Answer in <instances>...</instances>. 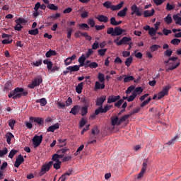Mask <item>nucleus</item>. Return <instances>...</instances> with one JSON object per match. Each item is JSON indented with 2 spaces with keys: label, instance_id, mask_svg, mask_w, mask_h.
Returning a JSON list of instances; mask_svg holds the SVG:
<instances>
[{
  "label": "nucleus",
  "instance_id": "nucleus-33",
  "mask_svg": "<svg viewBox=\"0 0 181 181\" xmlns=\"http://www.w3.org/2000/svg\"><path fill=\"white\" fill-rule=\"evenodd\" d=\"M134 80H135V78H134L133 76L124 75V83H129V81H132Z\"/></svg>",
  "mask_w": 181,
  "mask_h": 181
},
{
  "label": "nucleus",
  "instance_id": "nucleus-7",
  "mask_svg": "<svg viewBox=\"0 0 181 181\" xmlns=\"http://www.w3.org/2000/svg\"><path fill=\"white\" fill-rule=\"evenodd\" d=\"M172 88V86L170 85H167L166 86H164L163 90L158 93V100H161V98H163L165 95H168L169 94V90Z\"/></svg>",
  "mask_w": 181,
  "mask_h": 181
},
{
  "label": "nucleus",
  "instance_id": "nucleus-35",
  "mask_svg": "<svg viewBox=\"0 0 181 181\" xmlns=\"http://www.w3.org/2000/svg\"><path fill=\"white\" fill-rule=\"evenodd\" d=\"M90 134L98 136V134H100V129H98V127L95 126L93 129H92Z\"/></svg>",
  "mask_w": 181,
  "mask_h": 181
},
{
  "label": "nucleus",
  "instance_id": "nucleus-64",
  "mask_svg": "<svg viewBox=\"0 0 181 181\" xmlns=\"http://www.w3.org/2000/svg\"><path fill=\"white\" fill-rule=\"evenodd\" d=\"M117 22L115 17H112L110 18V25H112V26H117Z\"/></svg>",
  "mask_w": 181,
  "mask_h": 181
},
{
  "label": "nucleus",
  "instance_id": "nucleus-54",
  "mask_svg": "<svg viewBox=\"0 0 181 181\" xmlns=\"http://www.w3.org/2000/svg\"><path fill=\"white\" fill-rule=\"evenodd\" d=\"M8 153V148L4 147L3 150H0V158H2L4 155H6Z\"/></svg>",
  "mask_w": 181,
  "mask_h": 181
},
{
  "label": "nucleus",
  "instance_id": "nucleus-26",
  "mask_svg": "<svg viewBox=\"0 0 181 181\" xmlns=\"http://www.w3.org/2000/svg\"><path fill=\"white\" fill-rule=\"evenodd\" d=\"M81 36L83 37H84L85 36H87V33H82L80 30H77L76 32H75L74 37H76V39H77L78 37H80Z\"/></svg>",
  "mask_w": 181,
  "mask_h": 181
},
{
  "label": "nucleus",
  "instance_id": "nucleus-23",
  "mask_svg": "<svg viewBox=\"0 0 181 181\" xmlns=\"http://www.w3.org/2000/svg\"><path fill=\"white\" fill-rule=\"evenodd\" d=\"M83 86H84V82L78 83L76 87V91L78 94H81V93H83Z\"/></svg>",
  "mask_w": 181,
  "mask_h": 181
},
{
  "label": "nucleus",
  "instance_id": "nucleus-8",
  "mask_svg": "<svg viewBox=\"0 0 181 181\" xmlns=\"http://www.w3.org/2000/svg\"><path fill=\"white\" fill-rule=\"evenodd\" d=\"M43 141V136H37L35 135L33 139V144L34 145V148H37L42 144V141Z\"/></svg>",
  "mask_w": 181,
  "mask_h": 181
},
{
  "label": "nucleus",
  "instance_id": "nucleus-2",
  "mask_svg": "<svg viewBox=\"0 0 181 181\" xmlns=\"http://www.w3.org/2000/svg\"><path fill=\"white\" fill-rule=\"evenodd\" d=\"M28 94V91H24V89L23 88L17 87L9 93L8 97V98L18 100V98H21V97H26Z\"/></svg>",
  "mask_w": 181,
  "mask_h": 181
},
{
  "label": "nucleus",
  "instance_id": "nucleus-57",
  "mask_svg": "<svg viewBox=\"0 0 181 181\" xmlns=\"http://www.w3.org/2000/svg\"><path fill=\"white\" fill-rule=\"evenodd\" d=\"M67 151H69L68 149H66V148H62V149H59L57 151V153L58 154H61V155H66V153H67Z\"/></svg>",
  "mask_w": 181,
  "mask_h": 181
},
{
  "label": "nucleus",
  "instance_id": "nucleus-61",
  "mask_svg": "<svg viewBox=\"0 0 181 181\" xmlns=\"http://www.w3.org/2000/svg\"><path fill=\"white\" fill-rule=\"evenodd\" d=\"M60 165H62V163L60 160H57L56 162V163H54L53 166H54V169H56L57 170L58 169H60Z\"/></svg>",
  "mask_w": 181,
  "mask_h": 181
},
{
  "label": "nucleus",
  "instance_id": "nucleus-49",
  "mask_svg": "<svg viewBox=\"0 0 181 181\" xmlns=\"http://www.w3.org/2000/svg\"><path fill=\"white\" fill-rule=\"evenodd\" d=\"M86 124H87V120L84 117L81 118V119L79 122L80 128H83V127H84Z\"/></svg>",
  "mask_w": 181,
  "mask_h": 181
},
{
  "label": "nucleus",
  "instance_id": "nucleus-24",
  "mask_svg": "<svg viewBox=\"0 0 181 181\" xmlns=\"http://www.w3.org/2000/svg\"><path fill=\"white\" fill-rule=\"evenodd\" d=\"M80 66L79 65H74L72 66H68L66 68V70H69V71L71 73L72 71H78L80 70Z\"/></svg>",
  "mask_w": 181,
  "mask_h": 181
},
{
  "label": "nucleus",
  "instance_id": "nucleus-58",
  "mask_svg": "<svg viewBox=\"0 0 181 181\" xmlns=\"http://www.w3.org/2000/svg\"><path fill=\"white\" fill-rule=\"evenodd\" d=\"M106 52H107V49H100L98 50V53L99 56H105Z\"/></svg>",
  "mask_w": 181,
  "mask_h": 181
},
{
  "label": "nucleus",
  "instance_id": "nucleus-29",
  "mask_svg": "<svg viewBox=\"0 0 181 181\" xmlns=\"http://www.w3.org/2000/svg\"><path fill=\"white\" fill-rule=\"evenodd\" d=\"M179 15L180 14H174L173 16V18L175 21L176 25H179V23L181 22V17L179 16Z\"/></svg>",
  "mask_w": 181,
  "mask_h": 181
},
{
  "label": "nucleus",
  "instance_id": "nucleus-11",
  "mask_svg": "<svg viewBox=\"0 0 181 181\" xmlns=\"http://www.w3.org/2000/svg\"><path fill=\"white\" fill-rule=\"evenodd\" d=\"M132 38L129 37H123L118 42H117V46H122V45H128V42H131Z\"/></svg>",
  "mask_w": 181,
  "mask_h": 181
},
{
  "label": "nucleus",
  "instance_id": "nucleus-14",
  "mask_svg": "<svg viewBox=\"0 0 181 181\" xmlns=\"http://www.w3.org/2000/svg\"><path fill=\"white\" fill-rule=\"evenodd\" d=\"M59 128H60V124L56 123L52 126H49L47 129V132H54V131H56V129H59Z\"/></svg>",
  "mask_w": 181,
  "mask_h": 181
},
{
  "label": "nucleus",
  "instance_id": "nucleus-53",
  "mask_svg": "<svg viewBox=\"0 0 181 181\" xmlns=\"http://www.w3.org/2000/svg\"><path fill=\"white\" fill-rule=\"evenodd\" d=\"M180 40L177 39V38H174L170 41L171 45H174L175 46H177V45H179V43H180Z\"/></svg>",
  "mask_w": 181,
  "mask_h": 181
},
{
  "label": "nucleus",
  "instance_id": "nucleus-56",
  "mask_svg": "<svg viewBox=\"0 0 181 181\" xmlns=\"http://www.w3.org/2000/svg\"><path fill=\"white\" fill-rule=\"evenodd\" d=\"M13 41V40L8 38V39H4L1 41L2 45H11V43H12V42Z\"/></svg>",
  "mask_w": 181,
  "mask_h": 181
},
{
  "label": "nucleus",
  "instance_id": "nucleus-32",
  "mask_svg": "<svg viewBox=\"0 0 181 181\" xmlns=\"http://www.w3.org/2000/svg\"><path fill=\"white\" fill-rule=\"evenodd\" d=\"M87 114H88V107L87 106H84L81 108V115L82 117H85Z\"/></svg>",
  "mask_w": 181,
  "mask_h": 181
},
{
  "label": "nucleus",
  "instance_id": "nucleus-41",
  "mask_svg": "<svg viewBox=\"0 0 181 181\" xmlns=\"http://www.w3.org/2000/svg\"><path fill=\"white\" fill-rule=\"evenodd\" d=\"M88 25H89L90 28H95V21H94V18L88 19Z\"/></svg>",
  "mask_w": 181,
  "mask_h": 181
},
{
  "label": "nucleus",
  "instance_id": "nucleus-21",
  "mask_svg": "<svg viewBox=\"0 0 181 181\" xmlns=\"http://www.w3.org/2000/svg\"><path fill=\"white\" fill-rule=\"evenodd\" d=\"M12 138H15V136H13L11 132H8L6 134V142L8 145H11V141H12Z\"/></svg>",
  "mask_w": 181,
  "mask_h": 181
},
{
  "label": "nucleus",
  "instance_id": "nucleus-34",
  "mask_svg": "<svg viewBox=\"0 0 181 181\" xmlns=\"http://www.w3.org/2000/svg\"><path fill=\"white\" fill-rule=\"evenodd\" d=\"M98 78L100 83H104V81H105V76L104 75V74H102L101 72L98 73Z\"/></svg>",
  "mask_w": 181,
  "mask_h": 181
},
{
  "label": "nucleus",
  "instance_id": "nucleus-51",
  "mask_svg": "<svg viewBox=\"0 0 181 181\" xmlns=\"http://www.w3.org/2000/svg\"><path fill=\"white\" fill-rule=\"evenodd\" d=\"M135 98H136V95L135 93H133V92H132V95H130L129 98H127V101L129 103H131V102L134 101L135 100Z\"/></svg>",
  "mask_w": 181,
  "mask_h": 181
},
{
  "label": "nucleus",
  "instance_id": "nucleus-60",
  "mask_svg": "<svg viewBox=\"0 0 181 181\" xmlns=\"http://www.w3.org/2000/svg\"><path fill=\"white\" fill-rule=\"evenodd\" d=\"M138 6H136V4H133L132 6H131V9L132 11L131 15H135V12L136 11V10L138 9Z\"/></svg>",
  "mask_w": 181,
  "mask_h": 181
},
{
  "label": "nucleus",
  "instance_id": "nucleus-12",
  "mask_svg": "<svg viewBox=\"0 0 181 181\" xmlns=\"http://www.w3.org/2000/svg\"><path fill=\"white\" fill-rule=\"evenodd\" d=\"M121 99V96L119 95H110L107 98V104H111L112 103H117L118 100Z\"/></svg>",
  "mask_w": 181,
  "mask_h": 181
},
{
  "label": "nucleus",
  "instance_id": "nucleus-47",
  "mask_svg": "<svg viewBox=\"0 0 181 181\" xmlns=\"http://www.w3.org/2000/svg\"><path fill=\"white\" fill-rule=\"evenodd\" d=\"M148 35H150L151 37H153V36L156 35V30H155V28H150V30L148 31Z\"/></svg>",
  "mask_w": 181,
  "mask_h": 181
},
{
  "label": "nucleus",
  "instance_id": "nucleus-31",
  "mask_svg": "<svg viewBox=\"0 0 181 181\" xmlns=\"http://www.w3.org/2000/svg\"><path fill=\"white\" fill-rule=\"evenodd\" d=\"M164 21L165 22V23H167V25H170V23H172V22L173 21V20L172 19V16H170V14H168V16L164 18Z\"/></svg>",
  "mask_w": 181,
  "mask_h": 181
},
{
  "label": "nucleus",
  "instance_id": "nucleus-9",
  "mask_svg": "<svg viewBox=\"0 0 181 181\" xmlns=\"http://www.w3.org/2000/svg\"><path fill=\"white\" fill-rule=\"evenodd\" d=\"M23 162H25V158H23V156H22L21 154L18 155L14 163V167L19 168V166H21V165H22Z\"/></svg>",
  "mask_w": 181,
  "mask_h": 181
},
{
  "label": "nucleus",
  "instance_id": "nucleus-42",
  "mask_svg": "<svg viewBox=\"0 0 181 181\" xmlns=\"http://www.w3.org/2000/svg\"><path fill=\"white\" fill-rule=\"evenodd\" d=\"M57 105H58L59 110H64V108H66V103L63 102L58 101Z\"/></svg>",
  "mask_w": 181,
  "mask_h": 181
},
{
  "label": "nucleus",
  "instance_id": "nucleus-38",
  "mask_svg": "<svg viewBox=\"0 0 181 181\" xmlns=\"http://www.w3.org/2000/svg\"><path fill=\"white\" fill-rule=\"evenodd\" d=\"M47 8H48V9H50L51 11H57V9H59V7L54 4H48L47 6Z\"/></svg>",
  "mask_w": 181,
  "mask_h": 181
},
{
  "label": "nucleus",
  "instance_id": "nucleus-62",
  "mask_svg": "<svg viewBox=\"0 0 181 181\" xmlns=\"http://www.w3.org/2000/svg\"><path fill=\"white\" fill-rule=\"evenodd\" d=\"M16 23H18L19 25L22 24V23H26V20H25L24 18H18L17 20L15 21Z\"/></svg>",
  "mask_w": 181,
  "mask_h": 181
},
{
  "label": "nucleus",
  "instance_id": "nucleus-13",
  "mask_svg": "<svg viewBox=\"0 0 181 181\" xmlns=\"http://www.w3.org/2000/svg\"><path fill=\"white\" fill-rule=\"evenodd\" d=\"M169 64H172V66H168L165 69V71H167V72L170 71L172 70H175V69H177V67H179V66H180V62H177L175 64L170 62V63H169Z\"/></svg>",
  "mask_w": 181,
  "mask_h": 181
},
{
  "label": "nucleus",
  "instance_id": "nucleus-28",
  "mask_svg": "<svg viewBox=\"0 0 181 181\" xmlns=\"http://www.w3.org/2000/svg\"><path fill=\"white\" fill-rule=\"evenodd\" d=\"M57 52L55 50L49 49L48 52H46L45 56L46 57H52V56H56Z\"/></svg>",
  "mask_w": 181,
  "mask_h": 181
},
{
  "label": "nucleus",
  "instance_id": "nucleus-63",
  "mask_svg": "<svg viewBox=\"0 0 181 181\" xmlns=\"http://www.w3.org/2000/svg\"><path fill=\"white\" fill-rule=\"evenodd\" d=\"M88 66L90 69H97V67H98V64L97 62H91Z\"/></svg>",
  "mask_w": 181,
  "mask_h": 181
},
{
  "label": "nucleus",
  "instance_id": "nucleus-22",
  "mask_svg": "<svg viewBox=\"0 0 181 181\" xmlns=\"http://www.w3.org/2000/svg\"><path fill=\"white\" fill-rule=\"evenodd\" d=\"M127 11H128V8L124 7L122 10L117 13V16H119L120 18L127 16Z\"/></svg>",
  "mask_w": 181,
  "mask_h": 181
},
{
  "label": "nucleus",
  "instance_id": "nucleus-10",
  "mask_svg": "<svg viewBox=\"0 0 181 181\" xmlns=\"http://www.w3.org/2000/svg\"><path fill=\"white\" fill-rule=\"evenodd\" d=\"M30 121H31V122H36L37 125H43V124L45 123V120L43 119V118L33 117L32 116L30 117Z\"/></svg>",
  "mask_w": 181,
  "mask_h": 181
},
{
  "label": "nucleus",
  "instance_id": "nucleus-45",
  "mask_svg": "<svg viewBox=\"0 0 181 181\" xmlns=\"http://www.w3.org/2000/svg\"><path fill=\"white\" fill-rule=\"evenodd\" d=\"M134 90H135V87L134 86V85H132L127 88L125 93L126 94H131L132 91H134Z\"/></svg>",
  "mask_w": 181,
  "mask_h": 181
},
{
  "label": "nucleus",
  "instance_id": "nucleus-37",
  "mask_svg": "<svg viewBox=\"0 0 181 181\" xmlns=\"http://www.w3.org/2000/svg\"><path fill=\"white\" fill-rule=\"evenodd\" d=\"M144 89L142 87H137L133 90V93H135L136 96L138 95V94H141L143 93Z\"/></svg>",
  "mask_w": 181,
  "mask_h": 181
},
{
  "label": "nucleus",
  "instance_id": "nucleus-15",
  "mask_svg": "<svg viewBox=\"0 0 181 181\" xmlns=\"http://www.w3.org/2000/svg\"><path fill=\"white\" fill-rule=\"evenodd\" d=\"M81 107L78 105H74L70 110L69 113L72 115H77L80 112Z\"/></svg>",
  "mask_w": 181,
  "mask_h": 181
},
{
  "label": "nucleus",
  "instance_id": "nucleus-30",
  "mask_svg": "<svg viewBox=\"0 0 181 181\" xmlns=\"http://www.w3.org/2000/svg\"><path fill=\"white\" fill-rule=\"evenodd\" d=\"M129 117H131L129 115H125L124 116L122 117L121 119H119L118 125H121L122 122H125V121H127Z\"/></svg>",
  "mask_w": 181,
  "mask_h": 181
},
{
  "label": "nucleus",
  "instance_id": "nucleus-18",
  "mask_svg": "<svg viewBox=\"0 0 181 181\" xmlns=\"http://www.w3.org/2000/svg\"><path fill=\"white\" fill-rule=\"evenodd\" d=\"M105 88V83H100L99 81H96L95 83V90H104Z\"/></svg>",
  "mask_w": 181,
  "mask_h": 181
},
{
  "label": "nucleus",
  "instance_id": "nucleus-27",
  "mask_svg": "<svg viewBox=\"0 0 181 181\" xmlns=\"http://www.w3.org/2000/svg\"><path fill=\"white\" fill-rule=\"evenodd\" d=\"M111 122H112L111 125H112V127H115V125H118V122H119V119L118 118V116L112 117Z\"/></svg>",
  "mask_w": 181,
  "mask_h": 181
},
{
  "label": "nucleus",
  "instance_id": "nucleus-5",
  "mask_svg": "<svg viewBox=\"0 0 181 181\" xmlns=\"http://www.w3.org/2000/svg\"><path fill=\"white\" fill-rule=\"evenodd\" d=\"M53 165V161H49L48 163H45L41 167V170L39 173V176L42 177L43 175H46L47 172L50 170V168Z\"/></svg>",
  "mask_w": 181,
  "mask_h": 181
},
{
  "label": "nucleus",
  "instance_id": "nucleus-19",
  "mask_svg": "<svg viewBox=\"0 0 181 181\" xmlns=\"http://www.w3.org/2000/svg\"><path fill=\"white\" fill-rule=\"evenodd\" d=\"M86 56H84V54H82L78 59V62L79 63L80 67H83L84 66V63L86 62Z\"/></svg>",
  "mask_w": 181,
  "mask_h": 181
},
{
  "label": "nucleus",
  "instance_id": "nucleus-16",
  "mask_svg": "<svg viewBox=\"0 0 181 181\" xmlns=\"http://www.w3.org/2000/svg\"><path fill=\"white\" fill-rule=\"evenodd\" d=\"M94 144H97V136H95V134H90L89 140L88 141V145Z\"/></svg>",
  "mask_w": 181,
  "mask_h": 181
},
{
  "label": "nucleus",
  "instance_id": "nucleus-39",
  "mask_svg": "<svg viewBox=\"0 0 181 181\" xmlns=\"http://www.w3.org/2000/svg\"><path fill=\"white\" fill-rule=\"evenodd\" d=\"M29 35H32L33 36H36V35H39V29L35 28L33 30H28Z\"/></svg>",
  "mask_w": 181,
  "mask_h": 181
},
{
  "label": "nucleus",
  "instance_id": "nucleus-17",
  "mask_svg": "<svg viewBox=\"0 0 181 181\" xmlns=\"http://www.w3.org/2000/svg\"><path fill=\"white\" fill-rule=\"evenodd\" d=\"M96 19L99 22H103L104 23H107V22H108V17H107L106 16H104V15H98L96 17Z\"/></svg>",
  "mask_w": 181,
  "mask_h": 181
},
{
  "label": "nucleus",
  "instance_id": "nucleus-52",
  "mask_svg": "<svg viewBox=\"0 0 181 181\" xmlns=\"http://www.w3.org/2000/svg\"><path fill=\"white\" fill-rule=\"evenodd\" d=\"M160 47L158 45H153L150 47V50L152 52H156V50H158V49H160Z\"/></svg>",
  "mask_w": 181,
  "mask_h": 181
},
{
  "label": "nucleus",
  "instance_id": "nucleus-36",
  "mask_svg": "<svg viewBox=\"0 0 181 181\" xmlns=\"http://www.w3.org/2000/svg\"><path fill=\"white\" fill-rule=\"evenodd\" d=\"M149 163V160L148 159H144L142 163V170L146 172V169H148V164Z\"/></svg>",
  "mask_w": 181,
  "mask_h": 181
},
{
  "label": "nucleus",
  "instance_id": "nucleus-44",
  "mask_svg": "<svg viewBox=\"0 0 181 181\" xmlns=\"http://www.w3.org/2000/svg\"><path fill=\"white\" fill-rule=\"evenodd\" d=\"M124 63L127 67H129V66H131V64H132V57H128L124 62Z\"/></svg>",
  "mask_w": 181,
  "mask_h": 181
},
{
  "label": "nucleus",
  "instance_id": "nucleus-4",
  "mask_svg": "<svg viewBox=\"0 0 181 181\" xmlns=\"http://www.w3.org/2000/svg\"><path fill=\"white\" fill-rule=\"evenodd\" d=\"M103 5L105 8H107V9H111V11H119V9L124 6V1H121L119 4L115 6L112 5L111 2L107 1L103 3Z\"/></svg>",
  "mask_w": 181,
  "mask_h": 181
},
{
  "label": "nucleus",
  "instance_id": "nucleus-3",
  "mask_svg": "<svg viewBox=\"0 0 181 181\" xmlns=\"http://www.w3.org/2000/svg\"><path fill=\"white\" fill-rule=\"evenodd\" d=\"M124 32H125V30L121 28V27L108 28L107 30V35H111V36H119Z\"/></svg>",
  "mask_w": 181,
  "mask_h": 181
},
{
  "label": "nucleus",
  "instance_id": "nucleus-25",
  "mask_svg": "<svg viewBox=\"0 0 181 181\" xmlns=\"http://www.w3.org/2000/svg\"><path fill=\"white\" fill-rule=\"evenodd\" d=\"M35 103L40 104L41 107H45L47 104V100L46 98H42L41 99L37 100Z\"/></svg>",
  "mask_w": 181,
  "mask_h": 181
},
{
  "label": "nucleus",
  "instance_id": "nucleus-46",
  "mask_svg": "<svg viewBox=\"0 0 181 181\" xmlns=\"http://www.w3.org/2000/svg\"><path fill=\"white\" fill-rule=\"evenodd\" d=\"M67 37L68 39H71V34L73 33V28H67Z\"/></svg>",
  "mask_w": 181,
  "mask_h": 181
},
{
  "label": "nucleus",
  "instance_id": "nucleus-6",
  "mask_svg": "<svg viewBox=\"0 0 181 181\" xmlns=\"http://www.w3.org/2000/svg\"><path fill=\"white\" fill-rule=\"evenodd\" d=\"M43 83V78H42V76H36L34 80L32 81L31 84L28 86V88L33 89L35 87H37L40 84Z\"/></svg>",
  "mask_w": 181,
  "mask_h": 181
},
{
  "label": "nucleus",
  "instance_id": "nucleus-55",
  "mask_svg": "<svg viewBox=\"0 0 181 181\" xmlns=\"http://www.w3.org/2000/svg\"><path fill=\"white\" fill-rule=\"evenodd\" d=\"M123 103H124V100L119 99L117 100L116 103H115V107H117V108H120Z\"/></svg>",
  "mask_w": 181,
  "mask_h": 181
},
{
  "label": "nucleus",
  "instance_id": "nucleus-59",
  "mask_svg": "<svg viewBox=\"0 0 181 181\" xmlns=\"http://www.w3.org/2000/svg\"><path fill=\"white\" fill-rule=\"evenodd\" d=\"M172 53H173V51H172V49H167L164 52V56H167V57H170V56H172Z\"/></svg>",
  "mask_w": 181,
  "mask_h": 181
},
{
  "label": "nucleus",
  "instance_id": "nucleus-48",
  "mask_svg": "<svg viewBox=\"0 0 181 181\" xmlns=\"http://www.w3.org/2000/svg\"><path fill=\"white\" fill-rule=\"evenodd\" d=\"M15 124H16V121H15V119H10L8 121V126L10 127L11 129H13Z\"/></svg>",
  "mask_w": 181,
  "mask_h": 181
},
{
  "label": "nucleus",
  "instance_id": "nucleus-1",
  "mask_svg": "<svg viewBox=\"0 0 181 181\" xmlns=\"http://www.w3.org/2000/svg\"><path fill=\"white\" fill-rule=\"evenodd\" d=\"M107 100V97L103 95L102 98H98L96 100V105L99 107L95 110V115H98L99 114H105L111 110V107L108 105H106L104 108L103 107V104Z\"/></svg>",
  "mask_w": 181,
  "mask_h": 181
},
{
  "label": "nucleus",
  "instance_id": "nucleus-40",
  "mask_svg": "<svg viewBox=\"0 0 181 181\" xmlns=\"http://www.w3.org/2000/svg\"><path fill=\"white\" fill-rule=\"evenodd\" d=\"M79 29H82L83 30H86V29L87 30H88V29H90V27L87 23H81L79 24Z\"/></svg>",
  "mask_w": 181,
  "mask_h": 181
},
{
  "label": "nucleus",
  "instance_id": "nucleus-43",
  "mask_svg": "<svg viewBox=\"0 0 181 181\" xmlns=\"http://www.w3.org/2000/svg\"><path fill=\"white\" fill-rule=\"evenodd\" d=\"M152 98L151 97H149L147 100H144L141 105L140 107H141V108H144V107H145V105H148V104H149V103H151Z\"/></svg>",
  "mask_w": 181,
  "mask_h": 181
},
{
  "label": "nucleus",
  "instance_id": "nucleus-50",
  "mask_svg": "<svg viewBox=\"0 0 181 181\" xmlns=\"http://www.w3.org/2000/svg\"><path fill=\"white\" fill-rule=\"evenodd\" d=\"M16 153H18V151L12 149L8 154V158H10V159H13Z\"/></svg>",
  "mask_w": 181,
  "mask_h": 181
},
{
  "label": "nucleus",
  "instance_id": "nucleus-20",
  "mask_svg": "<svg viewBox=\"0 0 181 181\" xmlns=\"http://www.w3.org/2000/svg\"><path fill=\"white\" fill-rule=\"evenodd\" d=\"M153 13H155V9H151L150 11L149 10H146L144 12V18H149V16H153Z\"/></svg>",
  "mask_w": 181,
  "mask_h": 181
}]
</instances>
